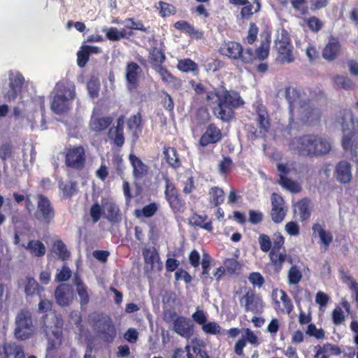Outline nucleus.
Returning a JSON list of instances; mask_svg holds the SVG:
<instances>
[{
  "label": "nucleus",
  "instance_id": "2",
  "mask_svg": "<svg viewBox=\"0 0 358 358\" xmlns=\"http://www.w3.org/2000/svg\"><path fill=\"white\" fill-rule=\"evenodd\" d=\"M271 46V35L266 33L262 40L259 45L253 50L252 48H244L243 45L236 41H228L221 48V53L229 58L239 61L243 64H250L255 61H264L268 58Z\"/></svg>",
  "mask_w": 358,
  "mask_h": 358
},
{
  "label": "nucleus",
  "instance_id": "23",
  "mask_svg": "<svg viewBox=\"0 0 358 358\" xmlns=\"http://www.w3.org/2000/svg\"><path fill=\"white\" fill-rule=\"evenodd\" d=\"M244 332L245 336L239 338L234 345V352L238 356L244 355L243 348L246 346L248 342L256 346L259 344L257 336L250 329H245Z\"/></svg>",
  "mask_w": 358,
  "mask_h": 358
},
{
  "label": "nucleus",
  "instance_id": "14",
  "mask_svg": "<svg viewBox=\"0 0 358 358\" xmlns=\"http://www.w3.org/2000/svg\"><path fill=\"white\" fill-rule=\"evenodd\" d=\"M271 202L270 216L271 220L275 224H280L285 220L288 212V207L283 197L275 192L271 194Z\"/></svg>",
  "mask_w": 358,
  "mask_h": 358
},
{
  "label": "nucleus",
  "instance_id": "54",
  "mask_svg": "<svg viewBox=\"0 0 358 358\" xmlns=\"http://www.w3.org/2000/svg\"><path fill=\"white\" fill-rule=\"evenodd\" d=\"M306 23L309 29L314 33H317L324 27V22L315 16H312L306 20Z\"/></svg>",
  "mask_w": 358,
  "mask_h": 358
},
{
  "label": "nucleus",
  "instance_id": "62",
  "mask_svg": "<svg viewBox=\"0 0 358 358\" xmlns=\"http://www.w3.org/2000/svg\"><path fill=\"white\" fill-rule=\"evenodd\" d=\"M90 214L94 223L97 222L100 220L103 214V210L98 202L92 204L90 210Z\"/></svg>",
  "mask_w": 358,
  "mask_h": 358
},
{
  "label": "nucleus",
  "instance_id": "8",
  "mask_svg": "<svg viewBox=\"0 0 358 358\" xmlns=\"http://www.w3.org/2000/svg\"><path fill=\"white\" fill-rule=\"evenodd\" d=\"M15 323L14 335L17 340L25 341L33 336L34 327L31 313L28 309L24 308L17 313Z\"/></svg>",
  "mask_w": 358,
  "mask_h": 358
},
{
  "label": "nucleus",
  "instance_id": "35",
  "mask_svg": "<svg viewBox=\"0 0 358 358\" xmlns=\"http://www.w3.org/2000/svg\"><path fill=\"white\" fill-rule=\"evenodd\" d=\"M332 81L334 87L338 90H351L355 87V84L348 76L336 75Z\"/></svg>",
  "mask_w": 358,
  "mask_h": 358
},
{
  "label": "nucleus",
  "instance_id": "33",
  "mask_svg": "<svg viewBox=\"0 0 358 358\" xmlns=\"http://www.w3.org/2000/svg\"><path fill=\"white\" fill-rule=\"evenodd\" d=\"M315 357L325 355H339L342 352L339 346L330 343H324L323 345H317L315 346Z\"/></svg>",
  "mask_w": 358,
  "mask_h": 358
},
{
  "label": "nucleus",
  "instance_id": "53",
  "mask_svg": "<svg viewBox=\"0 0 358 358\" xmlns=\"http://www.w3.org/2000/svg\"><path fill=\"white\" fill-rule=\"evenodd\" d=\"M158 207L155 203H150L145 206L141 210H136V215L137 217L144 216L145 217H150L153 216L157 211Z\"/></svg>",
  "mask_w": 358,
  "mask_h": 358
},
{
  "label": "nucleus",
  "instance_id": "25",
  "mask_svg": "<svg viewBox=\"0 0 358 358\" xmlns=\"http://www.w3.org/2000/svg\"><path fill=\"white\" fill-rule=\"evenodd\" d=\"M56 302L61 306H67L73 299L72 287L67 284H61L55 289Z\"/></svg>",
  "mask_w": 358,
  "mask_h": 358
},
{
  "label": "nucleus",
  "instance_id": "22",
  "mask_svg": "<svg viewBox=\"0 0 358 358\" xmlns=\"http://www.w3.org/2000/svg\"><path fill=\"white\" fill-rule=\"evenodd\" d=\"M171 358H210L208 352L198 346L186 345L184 348H176Z\"/></svg>",
  "mask_w": 358,
  "mask_h": 358
},
{
  "label": "nucleus",
  "instance_id": "24",
  "mask_svg": "<svg viewBox=\"0 0 358 358\" xmlns=\"http://www.w3.org/2000/svg\"><path fill=\"white\" fill-rule=\"evenodd\" d=\"M129 160L133 169V176L136 180H141L147 176L148 166L139 157L134 153H130Z\"/></svg>",
  "mask_w": 358,
  "mask_h": 358
},
{
  "label": "nucleus",
  "instance_id": "13",
  "mask_svg": "<svg viewBox=\"0 0 358 358\" xmlns=\"http://www.w3.org/2000/svg\"><path fill=\"white\" fill-rule=\"evenodd\" d=\"M164 195L166 200L174 213L184 212L185 203L180 197L176 185L169 178L165 180Z\"/></svg>",
  "mask_w": 358,
  "mask_h": 358
},
{
  "label": "nucleus",
  "instance_id": "27",
  "mask_svg": "<svg viewBox=\"0 0 358 358\" xmlns=\"http://www.w3.org/2000/svg\"><path fill=\"white\" fill-rule=\"evenodd\" d=\"M127 128L131 131L132 136L135 139H138L143 131V122L141 112L131 115L127 120Z\"/></svg>",
  "mask_w": 358,
  "mask_h": 358
},
{
  "label": "nucleus",
  "instance_id": "12",
  "mask_svg": "<svg viewBox=\"0 0 358 358\" xmlns=\"http://www.w3.org/2000/svg\"><path fill=\"white\" fill-rule=\"evenodd\" d=\"M169 318L173 321V329L179 336L190 339L194 334V324L188 317L178 315L175 311L169 313Z\"/></svg>",
  "mask_w": 358,
  "mask_h": 358
},
{
  "label": "nucleus",
  "instance_id": "47",
  "mask_svg": "<svg viewBox=\"0 0 358 358\" xmlns=\"http://www.w3.org/2000/svg\"><path fill=\"white\" fill-rule=\"evenodd\" d=\"M177 68L179 71L185 73L195 72L199 71L197 64L189 58L179 60L178 62Z\"/></svg>",
  "mask_w": 358,
  "mask_h": 358
},
{
  "label": "nucleus",
  "instance_id": "4",
  "mask_svg": "<svg viewBox=\"0 0 358 358\" xmlns=\"http://www.w3.org/2000/svg\"><path fill=\"white\" fill-rule=\"evenodd\" d=\"M290 147L299 156L313 158L328 154L331 150V143L322 135L306 134L294 137Z\"/></svg>",
  "mask_w": 358,
  "mask_h": 358
},
{
  "label": "nucleus",
  "instance_id": "7",
  "mask_svg": "<svg viewBox=\"0 0 358 358\" xmlns=\"http://www.w3.org/2000/svg\"><path fill=\"white\" fill-rule=\"evenodd\" d=\"M273 49L277 52V60L280 64H290L295 60L294 46L288 32L282 29L274 41Z\"/></svg>",
  "mask_w": 358,
  "mask_h": 358
},
{
  "label": "nucleus",
  "instance_id": "42",
  "mask_svg": "<svg viewBox=\"0 0 358 358\" xmlns=\"http://www.w3.org/2000/svg\"><path fill=\"white\" fill-rule=\"evenodd\" d=\"M6 358H9L13 355L14 358H25L24 352L22 347L13 343H6L3 347Z\"/></svg>",
  "mask_w": 358,
  "mask_h": 358
},
{
  "label": "nucleus",
  "instance_id": "17",
  "mask_svg": "<svg viewBox=\"0 0 358 358\" xmlns=\"http://www.w3.org/2000/svg\"><path fill=\"white\" fill-rule=\"evenodd\" d=\"M54 317L56 320L54 326L48 324L45 320L43 326V331L51 348H56L57 345H61L63 338L62 321L58 319L55 315H54Z\"/></svg>",
  "mask_w": 358,
  "mask_h": 358
},
{
  "label": "nucleus",
  "instance_id": "9",
  "mask_svg": "<svg viewBox=\"0 0 358 358\" xmlns=\"http://www.w3.org/2000/svg\"><path fill=\"white\" fill-rule=\"evenodd\" d=\"M64 162L67 167L81 171L86 164V153L81 145L66 147L64 150Z\"/></svg>",
  "mask_w": 358,
  "mask_h": 358
},
{
  "label": "nucleus",
  "instance_id": "57",
  "mask_svg": "<svg viewBox=\"0 0 358 358\" xmlns=\"http://www.w3.org/2000/svg\"><path fill=\"white\" fill-rule=\"evenodd\" d=\"M88 93L91 98L98 97L100 90V83L97 79H90L87 84Z\"/></svg>",
  "mask_w": 358,
  "mask_h": 358
},
{
  "label": "nucleus",
  "instance_id": "36",
  "mask_svg": "<svg viewBox=\"0 0 358 358\" xmlns=\"http://www.w3.org/2000/svg\"><path fill=\"white\" fill-rule=\"evenodd\" d=\"M163 154L166 163L173 169H178L181 166L177 150L172 147H164Z\"/></svg>",
  "mask_w": 358,
  "mask_h": 358
},
{
  "label": "nucleus",
  "instance_id": "61",
  "mask_svg": "<svg viewBox=\"0 0 358 358\" xmlns=\"http://www.w3.org/2000/svg\"><path fill=\"white\" fill-rule=\"evenodd\" d=\"M342 280L343 282H349L350 289L355 294V301L358 303V283L354 280V278L343 273Z\"/></svg>",
  "mask_w": 358,
  "mask_h": 358
},
{
  "label": "nucleus",
  "instance_id": "34",
  "mask_svg": "<svg viewBox=\"0 0 358 358\" xmlns=\"http://www.w3.org/2000/svg\"><path fill=\"white\" fill-rule=\"evenodd\" d=\"M207 216H201L196 213H194L189 218V224L193 227H198L203 229L209 232H211L213 229L211 221L205 222L207 219Z\"/></svg>",
  "mask_w": 358,
  "mask_h": 358
},
{
  "label": "nucleus",
  "instance_id": "40",
  "mask_svg": "<svg viewBox=\"0 0 358 358\" xmlns=\"http://www.w3.org/2000/svg\"><path fill=\"white\" fill-rule=\"evenodd\" d=\"M148 57L152 66H156L155 69L162 66V64L166 60L164 52L157 48H152L150 50Z\"/></svg>",
  "mask_w": 358,
  "mask_h": 358
},
{
  "label": "nucleus",
  "instance_id": "56",
  "mask_svg": "<svg viewBox=\"0 0 358 358\" xmlns=\"http://www.w3.org/2000/svg\"><path fill=\"white\" fill-rule=\"evenodd\" d=\"M233 162L229 157H224L218 164V170L221 175L227 176L231 170Z\"/></svg>",
  "mask_w": 358,
  "mask_h": 358
},
{
  "label": "nucleus",
  "instance_id": "29",
  "mask_svg": "<svg viewBox=\"0 0 358 358\" xmlns=\"http://www.w3.org/2000/svg\"><path fill=\"white\" fill-rule=\"evenodd\" d=\"M336 178L341 183H348L351 180V166L346 161L340 162L336 168Z\"/></svg>",
  "mask_w": 358,
  "mask_h": 358
},
{
  "label": "nucleus",
  "instance_id": "18",
  "mask_svg": "<svg viewBox=\"0 0 358 358\" xmlns=\"http://www.w3.org/2000/svg\"><path fill=\"white\" fill-rule=\"evenodd\" d=\"M113 121L112 116H101L100 111L94 109L89 122V128L96 134H101L110 128Z\"/></svg>",
  "mask_w": 358,
  "mask_h": 358
},
{
  "label": "nucleus",
  "instance_id": "19",
  "mask_svg": "<svg viewBox=\"0 0 358 358\" xmlns=\"http://www.w3.org/2000/svg\"><path fill=\"white\" fill-rule=\"evenodd\" d=\"M277 169L279 172L278 183L282 187L292 193H299L301 191V187L299 183L287 178V176L290 172V169L287 164L278 163L277 164Z\"/></svg>",
  "mask_w": 358,
  "mask_h": 358
},
{
  "label": "nucleus",
  "instance_id": "20",
  "mask_svg": "<svg viewBox=\"0 0 358 358\" xmlns=\"http://www.w3.org/2000/svg\"><path fill=\"white\" fill-rule=\"evenodd\" d=\"M143 73L141 66L134 62H127L125 68L127 88L129 91L136 90L139 86L140 77Z\"/></svg>",
  "mask_w": 358,
  "mask_h": 358
},
{
  "label": "nucleus",
  "instance_id": "63",
  "mask_svg": "<svg viewBox=\"0 0 358 358\" xmlns=\"http://www.w3.org/2000/svg\"><path fill=\"white\" fill-rule=\"evenodd\" d=\"M260 249L264 252H267L271 250V241L269 236L264 234H261L258 238Z\"/></svg>",
  "mask_w": 358,
  "mask_h": 358
},
{
  "label": "nucleus",
  "instance_id": "51",
  "mask_svg": "<svg viewBox=\"0 0 358 358\" xmlns=\"http://www.w3.org/2000/svg\"><path fill=\"white\" fill-rule=\"evenodd\" d=\"M124 23L125 24V27L131 30H139L142 31L143 32H148V28L145 27L141 20L136 21L134 18L129 17L126 18L124 21Z\"/></svg>",
  "mask_w": 358,
  "mask_h": 358
},
{
  "label": "nucleus",
  "instance_id": "52",
  "mask_svg": "<svg viewBox=\"0 0 358 358\" xmlns=\"http://www.w3.org/2000/svg\"><path fill=\"white\" fill-rule=\"evenodd\" d=\"M302 273L296 266H292L288 271L287 278L289 285H296L302 279Z\"/></svg>",
  "mask_w": 358,
  "mask_h": 358
},
{
  "label": "nucleus",
  "instance_id": "11",
  "mask_svg": "<svg viewBox=\"0 0 358 358\" xmlns=\"http://www.w3.org/2000/svg\"><path fill=\"white\" fill-rule=\"evenodd\" d=\"M352 118L353 115L350 110L346 109L343 110V117L341 121V123L342 124L343 131H345V130H348V132L345 134L343 137L342 146L345 151L350 152V154L352 157H357L358 143L357 141L353 140L355 131L349 128L348 124L347 122L348 120H349L352 123Z\"/></svg>",
  "mask_w": 358,
  "mask_h": 358
},
{
  "label": "nucleus",
  "instance_id": "6",
  "mask_svg": "<svg viewBox=\"0 0 358 358\" xmlns=\"http://www.w3.org/2000/svg\"><path fill=\"white\" fill-rule=\"evenodd\" d=\"M89 320L92 327L104 341L112 343L114 341L117 331L110 316L103 313H93Z\"/></svg>",
  "mask_w": 358,
  "mask_h": 358
},
{
  "label": "nucleus",
  "instance_id": "43",
  "mask_svg": "<svg viewBox=\"0 0 358 358\" xmlns=\"http://www.w3.org/2000/svg\"><path fill=\"white\" fill-rule=\"evenodd\" d=\"M107 211L106 218L112 223H117L121 220L119 207L114 203L108 202L106 203Z\"/></svg>",
  "mask_w": 358,
  "mask_h": 358
},
{
  "label": "nucleus",
  "instance_id": "1",
  "mask_svg": "<svg viewBox=\"0 0 358 358\" xmlns=\"http://www.w3.org/2000/svg\"><path fill=\"white\" fill-rule=\"evenodd\" d=\"M285 96L289 103L290 127H294L296 117L295 109L297 105L296 117L304 125H313L319 122L321 117L320 110L311 104L310 99H302V91L294 87L288 86L285 90Z\"/></svg>",
  "mask_w": 358,
  "mask_h": 358
},
{
  "label": "nucleus",
  "instance_id": "30",
  "mask_svg": "<svg viewBox=\"0 0 358 358\" xmlns=\"http://www.w3.org/2000/svg\"><path fill=\"white\" fill-rule=\"evenodd\" d=\"M174 27L180 30L192 38L200 39L203 37V34L202 31H199L194 28L193 25L185 20H179L174 24Z\"/></svg>",
  "mask_w": 358,
  "mask_h": 358
},
{
  "label": "nucleus",
  "instance_id": "37",
  "mask_svg": "<svg viewBox=\"0 0 358 358\" xmlns=\"http://www.w3.org/2000/svg\"><path fill=\"white\" fill-rule=\"evenodd\" d=\"M29 253L36 257H41L45 255L46 248L44 244L39 240H31L25 246Z\"/></svg>",
  "mask_w": 358,
  "mask_h": 358
},
{
  "label": "nucleus",
  "instance_id": "28",
  "mask_svg": "<svg viewBox=\"0 0 358 358\" xmlns=\"http://www.w3.org/2000/svg\"><path fill=\"white\" fill-rule=\"evenodd\" d=\"M313 236L317 235L320 240L321 245L324 246L327 250L333 241V235L330 231H327L324 229V226L320 223H315L312 227Z\"/></svg>",
  "mask_w": 358,
  "mask_h": 358
},
{
  "label": "nucleus",
  "instance_id": "38",
  "mask_svg": "<svg viewBox=\"0 0 358 358\" xmlns=\"http://www.w3.org/2000/svg\"><path fill=\"white\" fill-rule=\"evenodd\" d=\"M108 137L118 148H122L124 144L125 138L122 129L110 127L108 131Z\"/></svg>",
  "mask_w": 358,
  "mask_h": 358
},
{
  "label": "nucleus",
  "instance_id": "10",
  "mask_svg": "<svg viewBox=\"0 0 358 358\" xmlns=\"http://www.w3.org/2000/svg\"><path fill=\"white\" fill-rule=\"evenodd\" d=\"M37 207L35 212L36 219L45 224L52 222L55 217V210L50 200L43 194L36 196Z\"/></svg>",
  "mask_w": 358,
  "mask_h": 358
},
{
  "label": "nucleus",
  "instance_id": "45",
  "mask_svg": "<svg viewBox=\"0 0 358 358\" xmlns=\"http://www.w3.org/2000/svg\"><path fill=\"white\" fill-rule=\"evenodd\" d=\"M297 208L301 222L308 220L311 215V210L310 208V202L307 199H303L298 201Z\"/></svg>",
  "mask_w": 358,
  "mask_h": 358
},
{
  "label": "nucleus",
  "instance_id": "59",
  "mask_svg": "<svg viewBox=\"0 0 358 358\" xmlns=\"http://www.w3.org/2000/svg\"><path fill=\"white\" fill-rule=\"evenodd\" d=\"M202 330L207 334L217 335L220 334L221 327L215 322H206L203 325Z\"/></svg>",
  "mask_w": 358,
  "mask_h": 358
},
{
  "label": "nucleus",
  "instance_id": "39",
  "mask_svg": "<svg viewBox=\"0 0 358 358\" xmlns=\"http://www.w3.org/2000/svg\"><path fill=\"white\" fill-rule=\"evenodd\" d=\"M209 202L215 207L220 206L224 201V190L218 187H212L208 191Z\"/></svg>",
  "mask_w": 358,
  "mask_h": 358
},
{
  "label": "nucleus",
  "instance_id": "32",
  "mask_svg": "<svg viewBox=\"0 0 358 358\" xmlns=\"http://www.w3.org/2000/svg\"><path fill=\"white\" fill-rule=\"evenodd\" d=\"M280 301L282 303L283 308H280V301L276 300L275 301V309L278 313L290 314L294 309V305L292 299L289 297L287 294L282 289L280 290Z\"/></svg>",
  "mask_w": 358,
  "mask_h": 358
},
{
  "label": "nucleus",
  "instance_id": "44",
  "mask_svg": "<svg viewBox=\"0 0 358 358\" xmlns=\"http://www.w3.org/2000/svg\"><path fill=\"white\" fill-rule=\"evenodd\" d=\"M43 291L41 287L34 278H27V283L24 287V292L27 296L38 295Z\"/></svg>",
  "mask_w": 358,
  "mask_h": 358
},
{
  "label": "nucleus",
  "instance_id": "64",
  "mask_svg": "<svg viewBox=\"0 0 358 358\" xmlns=\"http://www.w3.org/2000/svg\"><path fill=\"white\" fill-rule=\"evenodd\" d=\"M248 280L254 287L259 288L262 287L265 282L264 277L259 272H252L250 273Z\"/></svg>",
  "mask_w": 358,
  "mask_h": 358
},
{
  "label": "nucleus",
  "instance_id": "41",
  "mask_svg": "<svg viewBox=\"0 0 358 358\" xmlns=\"http://www.w3.org/2000/svg\"><path fill=\"white\" fill-rule=\"evenodd\" d=\"M143 256L146 264H150L152 267L154 266L155 263L160 264L162 267V262L157 250L155 248H144L143 250Z\"/></svg>",
  "mask_w": 358,
  "mask_h": 358
},
{
  "label": "nucleus",
  "instance_id": "16",
  "mask_svg": "<svg viewBox=\"0 0 358 358\" xmlns=\"http://www.w3.org/2000/svg\"><path fill=\"white\" fill-rule=\"evenodd\" d=\"M252 107L256 114V122L259 132L265 135L269 131L271 126V120L266 106L262 101H256L253 103Z\"/></svg>",
  "mask_w": 358,
  "mask_h": 358
},
{
  "label": "nucleus",
  "instance_id": "5",
  "mask_svg": "<svg viewBox=\"0 0 358 358\" xmlns=\"http://www.w3.org/2000/svg\"><path fill=\"white\" fill-rule=\"evenodd\" d=\"M54 94L51 110L57 115H62L69 110L71 102L76 98V86L73 82L62 79L57 83Z\"/></svg>",
  "mask_w": 358,
  "mask_h": 358
},
{
  "label": "nucleus",
  "instance_id": "48",
  "mask_svg": "<svg viewBox=\"0 0 358 358\" xmlns=\"http://www.w3.org/2000/svg\"><path fill=\"white\" fill-rule=\"evenodd\" d=\"M259 28L255 22H251L249 26L247 36L243 38L244 45H252L257 40Z\"/></svg>",
  "mask_w": 358,
  "mask_h": 358
},
{
  "label": "nucleus",
  "instance_id": "46",
  "mask_svg": "<svg viewBox=\"0 0 358 358\" xmlns=\"http://www.w3.org/2000/svg\"><path fill=\"white\" fill-rule=\"evenodd\" d=\"M155 71L159 74L162 81L167 85H176L179 80L175 77L166 67L159 66L155 69Z\"/></svg>",
  "mask_w": 358,
  "mask_h": 358
},
{
  "label": "nucleus",
  "instance_id": "15",
  "mask_svg": "<svg viewBox=\"0 0 358 358\" xmlns=\"http://www.w3.org/2000/svg\"><path fill=\"white\" fill-rule=\"evenodd\" d=\"M240 305L244 308L245 312L253 313H262L264 308V302L262 296L257 294L255 292L249 289L245 294L241 297Z\"/></svg>",
  "mask_w": 358,
  "mask_h": 358
},
{
  "label": "nucleus",
  "instance_id": "60",
  "mask_svg": "<svg viewBox=\"0 0 358 358\" xmlns=\"http://www.w3.org/2000/svg\"><path fill=\"white\" fill-rule=\"evenodd\" d=\"M90 59V54L85 47H81L80 50L77 53V64L79 67H84Z\"/></svg>",
  "mask_w": 358,
  "mask_h": 358
},
{
  "label": "nucleus",
  "instance_id": "50",
  "mask_svg": "<svg viewBox=\"0 0 358 358\" xmlns=\"http://www.w3.org/2000/svg\"><path fill=\"white\" fill-rule=\"evenodd\" d=\"M13 145L10 141L3 142L0 145V159L6 164V161L13 157Z\"/></svg>",
  "mask_w": 358,
  "mask_h": 358
},
{
  "label": "nucleus",
  "instance_id": "55",
  "mask_svg": "<svg viewBox=\"0 0 358 358\" xmlns=\"http://www.w3.org/2000/svg\"><path fill=\"white\" fill-rule=\"evenodd\" d=\"M159 14L162 17L174 15L176 13V8L171 3L159 1Z\"/></svg>",
  "mask_w": 358,
  "mask_h": 358
},
{
  "label": "nucleus",
  "instance_id": "58",
  "mask_svg": "<svg viewBox=\"0 0 358 358\" xmlns=\"http://www.w3.org/2000/svg\"><path fill=\"white\" fill-rule=\"evenodd\" d=\"M306 334L310 336H313L318 340L323 339L325 336L324 330L322 329H317L316 325L313 323L308 324Z\"/></svg>",
  "mask_w": 358,
  "mask_h": 358
},
{
  "label": "nucleus",
  "instance_id": "3",
  "mask_svg": "<svg viewBox=\"0 0 358 358\" xmlns=\"http://www.w3.org/2000/svg\"><path fill=\"white\" fill-rule=\"evenodd\" d=\"M215 98H217V105L214 113L223 122L231 121L234 117V110L245 103L239 92L228 90L224 87L207 92V101L211 102Z\"/></svg>",
  "mask_w": 358,
  "mask_h": 358
},
{
  "label": "nucleus",
  "instance_id": "26",
  "mask_svg": "<svg viewBox=\"0 0 358 358\" xmlns=\"http://www.w3.org/2000/svg\"><path fill=\"white\" fill-rule=\"evenodd\" d=\"M341 50V45L338 40L331 37L322 50L323 58L328 61H334L338 56Z\"/></svg>",
  "mask_w": 358,
  "mask_h": 358
},
{
  "label": "nucleus",
  "instance_id": "31",
  "mask_svg": "<svg viewBox=\"0 0 358 358\" xmlns=\"http://www.w3.org/2000/svg\"><path fill=\"white\" fill-rule=\"evenodd\" d=\"M270 264L273 268V271L276 273H279L282 269L283 264L287 259V254L285 251L281 252H273L270 251L268 254Z\"/></svg>",
  "mask_w": 358,
  "mask_h": 358
},
{
  "label": "nucleus",
  "instance_id": "49",
  "mask_svg": "<svg viewBox=\"0 0 358 358\" xmlns=\"http://www.w3.org/2000/svg\"><path fill=\"white\" fill-rule=\"evenodd\" d=\"M53 247L59 258L63 261L67 260L70 257V252L67 250L66 245L61 240L54 243Z\"/></svg>",
  "mask_w": 358,
  "mask_h": 358
},
{
  "label": "nucleus",
  "instance_id": "21",
  "mask_svg": "<svg viewBox=\"0 0 358 358\" xmlns=\"http://www.w3.org/2000/svg\"><path fill=\"white\" fill-rule=\"evenodd\" d=\"M223 137L221 129L214 123L209 124L199 141V145L206 148L219 143Z\"/></svg>",
  "mask_w": 358,
  "mask_h": 358
}]
</instances>
